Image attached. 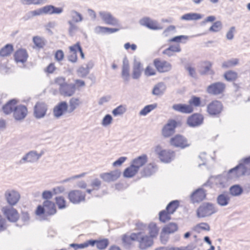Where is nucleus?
Here are the masks:
<instances>
[{
  "instance_id": "1",
  "label": "nucleus",
  "mask_w": 250,
  "mask_h": 250,
  "mask_svg": "<svg viewBox=\"0 0 250 250\" xmlns=\"http://www.w3.org/2000/svg\"><path fill=\"white\" fill-rule=\"evenodd\" d=\"M218 211L215 206L210 202L202 203L196 210V215L198 218L208 217Z\"/></svg>"
},
{
  "instance_id": "2",
  "label": "nucleus",
  "mask_w": 250,
  "mask_h": 250,
  "mask_svg": "<svg viewBox=\"0 0 250 250\" xmlns=\"http://www.w3.org/2000/svg\"><path fill=\"white\" fill-rule=\"evenodd\" d=\"M211 183L208 180L206 183L202 185V187L198 188L193 191L190 195L191 202L193 204L199 203L206 198L207 190L204 189V187L207 186L211 187Z\"/></svg>"
},
{
  "instance_id": "3",
  "label": "nucleus",
  "mask_w": 250,
  "mask_h": 250,
  "mask_svg": "<svg viewBox=\"0 0 250 250\" xmlns=\"http://www.w3.org/2000/svg\"><path fill=\"white\" fill-rule=\"evenodd\" d=\"M223 108L222 103L214 100L210 103L207 106V112L209 115L213 117H219Z\"/></svg>"
},
{
  "instance_id": "4",
  "label": "nucleus",
  "mask_w": 250,
  "mask_h": 250,
  "mask_svg": "<svg viewBox=\"0 0 250 250\" xmlns=\"http://www.w3.org/2000/svg\"><path fill=\"white\" fill-rule=\"evenodd\" d=\"M3 215L10 222L15 223L19 218V214L16 209L11 206H5L1 208Z\"/></svg>"
},
{
  "instance_id": "5",
  "label": "nucleus",
  "mask_w": 250,
  "mask_h": 250,
  "mask_svg": "<svg viewBox=\"0 0 250 250\" xmlns=\"http://www.w3.org/2000/svg\"><path fill=\"white\" fill-rule=\"evenodd\" d=\"M136 237L137 238L136 241L139 243V248L142 250L151 247L153 244V239L142 232L137 233Z\"/></svg>"
},
{
  "instance_id": "6",
  "label": "nucleus",
  "mask_w": 250,
  "mask_h": 250,
  "mask_svg": "<svg viewBox=\"0 0 250 250\" xmlns=\"http://www.w3.org/2000/svg\"><path fill=\"white\" fill-rule=\"evenodd\" d=\"M4 197L8 204L13 207L19 201L21 195L16 190L8 189L4 193Z\"/></svg>"
},
{
  "instance_id": "7",
  "label": "nucleus",
  "mask_w": 250,
  "mask_h": 250,
  "mask_svg": "<svg viewBox=\"0 0 250 250\" xmlns=\"http://www.w3.org/2000/svg\"><path fill=\"white\" fill-rule=\"evenodd\" d=\"M226 88V84L222 82H215L209 85L207 88V92L212 95L222 94Z\"/></svg>"
},
{
  "instance_id": "8",
  "label": "nucleus",
  "mask_w": 250,
  "mask_h": 250,
  "mask_svg": "<svg viewBox=\"0 0 250 250\" xmlns=\"http://www.w3.org/2000/svg\"><path fill=\"white\" fill-rule=\"evenodd\" d=\"M250 168L243 163H240L235 167L229 169V173L234 172L232 178H239L244 175L250 174Z\"/></svg>"
},
{
  "instance_id": "9",
  "label": "nucleus",
  "mask_w": 250,
  "mask_h": 250,
  "mask_svg": "<svg viewBox=\"0 0 250 250\" xmlns=\"http://www.w3.org/2000/svg\"><path fill=\"white\" fill-rule=\"evenodd\" d=\"M99 14L102 21L106 24L112 26L119 25V20L114 17L110 12L100 11Z\"/></svg>"
},
{
  "instance_id": "10",
  "label": "nucleus",
  "mask_w": 250,
  "mask_h": 250,
  "mask_svg": "<svg viewBox=\"0 0 250 250\" xmlns=\"http://www.w3.org/2000/svg\"><path fill=\"white\" fill-rule=\"evenodd\" d=\"M177 126V122L176 120H169L162 128V133L164 137H169L175 132V129Z\"/></svg>"
},
{
  "instance_id": "11",
  "label": "nucleus",
  "mask_w": 250,
  "mask_h": 250,
  "mask_svg": "<svg viewBox=\"0 0 250 250\" xmlns=\"http://www.w3.org/2000/svg\"><path fill=\"white\" fill-rule=\"evenodd\" d=\"M139 23L141 25L146 27L151 30H157L162 29L156 21L153 20L148 17H145L140 19Z\"/></svg>"
},
{
  "instance_id": "12",
  "label": "nucleus",
  "mask_w": 250,
  "mask_h": 250,
  "mask_svg": "<svg viewBox=\"0 0 250 250\" xmlns=\"http://www.w3.org/2000/svg\"><path fill=\"white\" fill-rule=\"evenodd\" d=\"M153 64L160 73L167 72L172 69V65L169 62L166 61H161L159 59H154Z\"/></svg>"
},
{
  "instance_id": "13",
  "label": "nucleus",
  "mask_w": 250,
  "mask_h": 250,
  "mask_svg": "<svg viewBox=\"0 0 250 250\" xmlns=\"http://www.w3.org/2000/svg\"><path fill=\"white\" fill-rule=\"evenodd\" d=\"M68 199L70 201L75 204H79L85 200V194L79 190H74L68 193Z\"/></svg>"
},
{
  "instance_id": "14",
  "label": "nucleus",
  "mask_w": 250,
  "mask_h": 250,
  "mask_svg": "<svg viewBox=\"0 0 250 250\" xmlns=\"http://www.w3.org/2000/svg\"><path fill=\"white\" fill-rule=\"evenodd\" d=\"M47 105L44 103L38 102L34 107V116L38 119L43 118L46 114Z\"/></svg>"
},
{
  "instance_id": "15",
  "label": "nucleus",
  "mask_w": 250,
  "mask_h": 250,
  "mask_svg": "<svg viewBox=\"0 0 250 250\" xmlns=\"http://www.w3.org/2000/svg\"><path fill=\"white\" fill-rule=\"evenodd\" d=\"M204 117L198 113H194L190 116L187 119V123L190 127H195L203 124Z\"/></svg>"
},
{
  "instance_id": "16",
  "label": "nucleus",
  "mask_w": 250,
  "mask_h": 250,
  "mask_svg": "<svg viewBox=\"0 0 250 250\" xmlns=\"http://www.w3.org/2000/svg\"><path fill=\"white\" fill-rule=\"evenodd\" d=\"M170 144L171 145L181 148H185L189 146L188 143L187 139L181 135H177L170 139Z\"/></svg>"
},
{
  "instance_id": "17",
  "label": "nucleus",
  "mask_w": 250,
  "mask_h": 250,
  "mask_svg": "<svg viewBox=\"0 0 250 250\" xmlns=\"http://www.w3.org/2000/svg\"><path fill=\"white\" fill-rule=\"evenodd\" d=\"M121 174V171L117 169L110 172L102 173L100 176L104 181L109 183L117 180L120 177Z\"/></svg>"
},
{
  "instance_id": "18",
  "label": "nucleus",
  "mask_w": 250,
  "mask_h": 250,
  "mask_svg": "<svg viewBox=\"0 0 250 250\" xmlns=\"http://www.w3.org/2000/svg\"><path fill=\"white\" fill-rule=\"evenodd\" d=\"M27 114V109L23 105H17L13 112V116L17 121H21L25 118Z\"/></svg>"
},
{
  "instance_id": "19",
  "label": "nucleus",
  "mask_w": 250,
  "mask_h": 250,
  "mask_svg": "<svg viewBox=\"0 0 250 250\" xmlns=\"http://www.w3.org/2000/svg\"><path fill=\"white\" fill-rule=\"evenodd\" d=\"M60 93L62 95L70 97L74 94L76 91V85L74 83H66L59 88Z\"/></svg>"
},
{
  "instance_id": "20",
  "label": "nucleus",
  "mask_w": 250,
  "mask_h": 250,
  "mask_svg": "<svg viewBox=\"0 0 250 250\" xmlns=\"http://www.w3.org/2000/svg\"><path fill=\"white\" fill-rule=\"evenodd\" d=\"M39 160V156L37 157V152L35 150H31L27 153L19 161L20 164L25 163H34Z\"/></svg>"
},
{
  "instance_id": "21",
  "label": "nucleus",
  "mask_w": 250,
  "mask_h": 250,
  "mask_svg": "<svg viewBox=\"0 0 250 250\" xmlns=\"http://www.w3.org/2000/svg\"><path fill=\"white\" fill-rule=\"evenodd\" d=\"M68 108V105L66 102L63 101L59 103L53 109L54 116L58 118L60 117L65 112H67Z\"/></svg>"
},
{
  "instance_id": "22",
  "label": "nucleus",
  "mask_w": 250,
  "mask_h": 250,
  "mask_svg": "<svg viewBox=\"0 0 250 250\" xmlns=\"http://www.w3.org/2000/svg\"><path fill=\"white\" fill-rule=\"evenodd\" d=\"M46 210V217H43V220L48 219V217L55 214L56 213V208L55 204L49 200H45L43 203Z\"/></svg>"
},
{
  "instance_id": "23",
  "label": "nucleus",
  "mask_w": 250,
  "mask_h": 250,
  "mask_svg": "<svg viewBox=\"0 0 250 250\" xmlns=\"http://www.w3.org/2000/svg\"><path fill=\"white\" fill-rule=\"evenodd\" d=\"M122 78L125 83H127L130 80L129 64L128 60L124 58L121 73Z\"/></svg>"
},
{
  "instance_id": "24",
  "label": "nucleus",
  "mask_w": 250,
  "mask_h": 250,
  "mask_svg": "<svg viewBox=\"0 0 250 250\" xmlns=\"http://www.w3.org/2000/svg\"><path fill=\"white\" fill-rule=\"evenodd\" d=\"M14 57L16 62H21L23 63L27 61L28 54L25 49L21 48L17 50L15 52Z\"/></svg>"
},
{
  "instance_id": "25",
  "label": "nucleus",
  "mask_w": 250,
  "mask_h": 250,
  "mask_svg": "<svg viewBox=\"0 0 250 250\" xmlns=\"http://www.w3.org/2000/svg\"><path fill=\"white\" fill-rule=\"evenodd\" d=\"M143 71V65L141 62L136 59H134L132 77L133 79H139Z\"/></svg>"
},
{
  "instance_id": "26",
  "label": "nucleus",
  "mask_w": 250,
  "mask_h": 250,
  "mask_svg": "<svg viewBox=\"0 0 250 250\" xmlns=\"http://www.w3.org/2000/svg\"><path fill=\"white\" fill-rule=\"evenodd\" d=\"M230 201V197L228 192H223L219 194L216 198L217 204L221 207L228 206Z\"/></svg>"
},
{
  "instance_id": "27",
  "label": "nucleus",
  "mask_w": 250,
  "mask_h": 250,
  "mask_svg": "<svg viewBox=\"0 0 250 250\" xmlns=\"http://www.w3.org/2000/svg\"><path fill=\"white\" fill-rule=\"evenodd\" d=\"M172 108L174 110L183 113H190L193 111V108L190 105L182 104H174Z\"/></svg>"
},
{
  "instance_id": "28",
  "label": "nucleus",
  "mask_w": 250,
  "mask_h": 250,
  "mask_svg": "<svg viewBox=\"0 0 250 250\" xmlns=\"http://www.w3.org/2000/svg\"><path fill=\"white\" fill-rule=\"evenodd\" d=\"M147 156L146 154H143L134 159L131 165L134 166V167L138 171L140 167L145 165L147 162Z\"/></svg>"
},
{
  "instance_id": "29",
  "label": "nucleus",
  "mask_w": 250,
  "mask_h": 250,
  "mask_svg": "<svg viewBox=\"0 0 250 250\" xmlns=\"http://www.w3.org/2000/svg\"><path fill=\"white\" fill-rule=\"evenodd\" d=\"M158 168L155 164L150 163L147 165L141 172L142 176L149 177L156 172Z\"/></svg>"
},
{
  "instance_id": "30",
  "label": "nucleus",
  "mask_w": 250,
  "mask_h": 250,
  "mask_svg": "<svg viewBox=\"0 0 250 250\" xmlns=\"http://www.w3.org/2000/svg\"><path fill=\"white\" fill-rule=\"evenodd\" d=\"M17 101L16 99H12L9 101L2 106L3 112L6 114H9L14 112Z\"/></svg>"
},
{
  "instance_id": "31",
  "label": "nucleus",
  "mask_w": 250,
  "mask_h": 250,
  "mask_svg": "<svg viewBox=\"0 0 250 250\" xmlns=\"http://www.w3.org/2000/svg\"><path fill=\"white\" fill-rule=\"evenodd\" d=\"M166 90V86L165 84L163 83H159L154 86L152 93L155 96L162 95Z\"/></svg>"
},
{
  "instance_id": "32",
  "label": "nucleus",
  "mask_w": 250,
  "mask_h": 250,
  "mask_svg": "<svg viewBox=\"0 0 250 250\" xmlns=\"http://www.w3.org/2000/svg\"><path fill=\"white\" fill-rule=\"evenodd\" d=\"M92 67V65L90 63L86 64V67L81 66L77 70V74L79 77L85 78L86 76L89 73L90 69Z\"/></svg>"
},
{
  "instance_id": "33",
  "label": "nucleus",
  "mask_w": 250,
  "mask_h": 250,
  "mask_svg": "<svg viewBox=\"0 0 250 250\" xmlns=\"http://www.w3.org/2000/svg\"><path fill=\"white\" fill-rule=\"evenodd\" d=\"M205 66L202 67L199 72L201 75H213L214 73L213 70L211 69L212 63L209 61L204 62Z\"/></svg>"
},
{
  "instance_id": "34",
  "label": "nucleus",
  "mask_w": 250,
  "mask_h": 250,
  "mask_svg": "<svg viewBox=\"0 0 250 250\" xmlns=\"http://www.w3.org/2000/svg\"><path fill=\"white\" fill-rule=\"evenodd\" d=\"M136 236L137 233H133L130 236L127 235H124L122 238L124 246L126 248H128L131 244V241H136V239H137Z\"/></svg>"
},
{
  "instance_id": "35",
  "label": "nucleus",
  "mask_w": 250,
  "mask_h": 250,
  "mask_svg": "<svg viewBox=\"0 0 250 250\" xmlns=\"http://www.w3.org/2000/svg\"><path fill=\"white\" fill-rule=\"evenodd\" d=\"M203 16L200 14L196 13H189L183 15L181 17V20L185 21H196L203 18Z\"/></svg>"
},
{
  "instance_id": "36",
  "label": "nucleus",
  "mask_w": 250,
  "mask_h": 250,
  "mask_svg": "<svg viewBox=\"0 0 250 250\" xmlns=\"http://www.w3.org/2000/svg\"><path fill=\"white\" fill-rule=\"evenodd\" d=\"M69 16L71 19L70 21L73 22L78 23L83 21L82 15L75 10H71L69 11Z\"/></svg>"
},
{
  "instance_id": "37",
  "label": "nucleus",
  "mask_w": 250,
  "mask_h": 250,
  "mask_svg": "<svg viewBox=\"0 0 250 250\" xmlns=\"http://www.w3.org/2000/svg\"><path fill=\"white\" fill-rule=\"evenodd\" d=\"M119 30L118 28H110L103 26H97L95 29V31L97 34L100 33H108L111 34L116 32Z\"/></svg>"
},
{
  "instance_id": "38",
  "label": "nucleus",
  "mask_w": 250,
  "mask_h": 250,
  "mask_svg": "<svg viewBox=\"0 0 250 250\" xmlns=\"http://www.w3.org/2000/svg\"><path fill=\"white\" fill-rule=\"evenodd\" d=\"M80 100L78 98H72L69 101V106L67 112L69 113L73 112L80 105Z\"/></svg>"
},
{
  "instance_id": "39",
  "label": "nucleus",
  "mask_w": 250,
  "mask_h": 250,
  "mask_svg": "<svg viewBox=\"0 0 250 250\" xmlns=\"http://www.w3.org/2000/svg\"><path fill=\"white\" fill-rule=\"evenodd\" d=\"M229 191L232 196H238L243 193V189L239 185H234L229 188Z\"/></svg>"
},
{
  "instance_id": "40",
  "label": "nucleus",
  "mask_w": 250,
  "mask_h": 250,
  "mask_svg": "<svg viewBox=\"0 0 250 250\" xmlns=\"http://www.w3.org/2000/svg\"><path fill=\"white\" fill-rule=\"evenodd\" d=\"M138 171V170L134 167V166L131 164L129 167L125 169L123 175L125 178H131L133 177Z\"/></svg>"
},
{
  "instance_id": "41",
  "label": "nucleus",
  "mask_w": 250,
  "mask_h": 250,
  "mask_svg": "<svg viewBox=\"0 0 250 250\" xmlns=\"http://www.w3.org/2000/svg\"><path fill=\"white\" fill-rule=\"evenodd\" d=\"M157 107V104L156 103L148 104L145 106L140 112V116H146L147 114L150 113L151 111L155 109Z\"/></svg>"
},
{
  "instance_id": "42",
  "label": "nucleus",
  "mask_w": 250,
  "mask_h": 250,
  "mask_svg": "<svg viewBox=\"0 0 250 250\" xmlns=\"http://www.w3.org/2000/svg\"><path fill=\"white\" fill-rule=\"evenodd\" d=\"M13 51V46L11 44H7L0 50V56L5 57L10 55Z\"/></svg>"
},
{
  "instance_id": "43",
  "label": "nucleus",
  "mask_w": 250,
  "mask_h": 250,
  "mask_svg": "<svg viewBox=\"0 0 250 250\" xmlns=\"http://www.w3.org/2000/svg\"><path fill=\"white\" fill-rule=\"evenodd\" d=\"M166 152L167 153V154L163 155V157L164 159L166 160H163L162 158H159L162 162L166 163H168L174 159L175 157V152L173 151H171L170 150H166Z\"/></svg>"
},
{
  "instance_id": "44",
  "label": "nucleus",
  "mask_w": 250,
  "mask_h": 250,
  "mask_svg": "<svg viewBox=\"0 0 250 250\" xmlns=\"http://www.w3.org/2000/svg\"><path fill=\"white\" fill-rule=\"evenodd\" d=\"M179 204L178 200L172 201L167 205L166 210L170 214H173L178 208Z\"/></svg>"
},
{
  "instance_id": "45",
  "label": "nucleus",
  "mask_w": 250,
  "mask_h": 250,
  "mask_svg": "<svg viewBox=\"0 0 250 250\" xmlns=\"http://www.w3.org/2000/svg\"><path fill=\"white\" fill-rule=\"evenodd\" d=\"M178 229V226L176 223H170L166 226L163 228L162 230L163 232L167 233V234L172 233L177 231Z\"/></svg>"
},
{
  "instance_id": "46",
  "label": "nucleus",
  "mask_w": 250,
  "mask_h": 250,
  "mask_svg": "<svg viewBox=\"0 0 250 250\" xmlns=\"http://www.w3.org/2000/svg\"><path fill=\"white\" fill-rule=\"evenodd\" d=\"M238 62L239 60L238 59H232L224 62L222 63V67L224 69L230 68L237 65Z\"/></svg>"
},
{
  "instance_id": "47",
  "label": "nucleus",
  "mask_w": 250,
  "mask_h": 250,
  "mask_svg": "<svg viewBox=\"0 0 250 250\" xmlns=\"http://www.w3.org/2000/svg\"><path fill=\"white\" fill-rule=\"evenodd\" d=\"M210 229L209 225L207 223L205 222L199 223L193 228V230L198 233L200 232V230L209 231Z\"/></svg>"
},
{
  "instance_id": "48",
  "label": "nucleus",
  "mask_w": 250,
  "mask_h": 250,
  "mask_svg": "<svg viewBox=\"0 0 250 250\" xmlns=\"http://www.w3.org/2000/svg\"><path fill=\"white\" fill-rule=\"evenodd\" d=\"M149 234L152 239L153 238L156 237L158 233V229L157 227L156 224L154 223H151L149 225Z\"/></svg>"
},
{
  "instance_id": "49",
  "label": "nucleus",
  "mask_w": 250,
  "mask_h": 250,
  "mask_svg": "<svg viewBox=\"0 0 250 250\" xmlns=\"http://www.w3.org/2000/svg\"><path fill=\"white\" fill-rule=\"evenodd\" d=\"M224 76L227 81L230 82L235 80L237 78V73L232 70H229L224 74Z\"/></svg>"
},
{
  "instance_id": "50",
  "label": "nucleus",
  "mask_w": 250,
  "mask_h": 250,
  "mask_svg": "<svg viewBox=\"0 0 250 250\" xmlns=\"http://www.w3.org/2000/svg\"><path fill=\"white\" fill-rule=\"evenodd\" d=\"M170 219V214L166 210H163L159 212V220L161 222L165 223Z\"/></svg>"
},
{
  "instance_id": "51",
  "label": "nucleus",
  "mask_w": 250,
  "mask_h": 250,
  "mask_svg": "<svg viewBox=\"0 0 250 250\" xmlns=\"http://www.w3.org/2000/svg\"><path fill=\"white\" fill-rule=\"evenodd\" d=\"M67 23L69 24L68 29L69 35L70 36H73L75 32L78 31L79 28L75 24V22H73V21H68Z\"/></svg>"
},
{
  "instance_id": "52",
  "label": "nucleus",
  "mask_w": 250,
  "mask_h": 250,
  "mask_svg": "<svg viewBox=\"0 0 250 250\" xmlns=\"http://www.w3.org/2000/svg\"><path fill=\"white\" fill-rule=\"evenodd\" d=\"M108 240L107 239H103L100 240H97L96 245L97 249L102 250L105 249L108 246Z\"/></svg>"
},
{
  "instance_id": "53",
  "label": "nucleus",
  "mask_w": 250,
  "mask_h": 250,
  "mask_svg": "<svg viewBox=\"0 0 250 250\" xmlns=\"http://www.w3.org/2000/svg\"><path fill=\"white\" fill-rule=\"evenodd\" d=\"M126 110L125 105H120L112 110V114L114 116L121 115L125 112Z\"/></svg>"
},
{
  "instance_id": "54",
  "label": "nucleus",
  "mask_w": 250,
  "mask_h": 250,
  "mask_svg": "<svg viewBox=\"0 0 250 250\" xmlns=\"http://www.w3.org/2000/svg\"><path fill=\"white\" fill-rule=\"evenodd\" d=\"M33 41L36 46L39 49L42 48L45 45L44 40L38 36L34 37Z\"/></svg>"
},
{
  "instance_id": "55",
  "label": "nucleus",
  "mask_w": 250,
  "mask_h": 250,
  "mask_svg": "<svg viewBox=\"0 0 250 250\" xmlns=\"http://www.w3.org/2000/svg\"><path fill=\"white\" fill-rule=\"evenodd\" d=\"M46 0H20L21 3L24 5H39L45 3Z\"/></svg>"
},
{
  "instance_id": "56",
  "label": "nucleus",
  "mask_w": 250,
  "mask_h": 250,
  "mask_svg": "<svg viewBox=\"0 0 250 250\" xmlns=\"http://www.w3.org/2000/svg\"><path fill=\"white\" fill-rule=\"evenodd\" d=\"M222 28V22L219 21L214 22L213 24L210 27L208 30L210 32H217L219 31Z\"/></svg>"
},
{
  "instance_id": "57",
  "label": "nucleus",
  "mask_w": 250,
  "mask_h": 250,
  "mask_svg": "<svg viewBox=\"0 0 250 250\" xmlns=\"http://www.w3.org/2000/svg\"><path fill=\"white\" fill-rule=\"evenodd\" d=\"M21 219L23 222L22 225L16 224L17 226L21 227L22 226L28 223L30 220L29 213L27 211H22L21 213Z\"/></svg>"
},
{
  "instance_id": "58",
  "label": "nucleus",
  "mask_w": 250,
  "mask_h": 250,
  "mask_svg": "<svg viewBox=\"0 0 250 250\" xmlns=\"http://www.w3.org/2000/svg\"><path fill=\"white\" fill-rule=\"evenodd\" d=\"M46 210L45 208V207L43 205L42 206L41 205H39L37 208L36 213L38 216H42V220H43V217H46Z\"/></svg>"
},
{
  "instance_id": "59",
  "label": "nucleus",
  "mask_w": 250,
  "mask_h": 250,
  "mask_svg": "<svg viewBox=\"0 0 250 250\" xmlns=\"http://www.w3.org/2000/svg\"><path fill=\"white\" fill-rule=\"evenodd\" d=\"M154 151L158 155L159 158H162L163 160H166L163 157V155L167 154L166 150L162 149V147L160 145H157L155 147Z\"/></svg>"
},
{
  "instance_id": "60",
  "label": "nucleus",
  "mask_w": 250,
  "mask_h": 250,
  "mask_svg": "<svg viewBox=\"0 0 250 250\" xmlns=\"http://www.w3.org/2000/svg\"><path fill=\"white\" fill-rule=\"evenodd\" d=\"M56 202L60 209H62L65 208V201L63 197H56Z\"/></svg>"
},
{
  "instance_id": "61",
  "label": "nucleus",
  "mask_w": 250,
  "mask_h": 250,
  "mask_svg": "<svg viewBox=\"0 0 250 250\" xmlns=\"http://www.w3.org/2000/svg\"><path fill=\"white\" fill-rule=\"evenodd\" d=\"M189 104L194 105L195 106H199L201 104V99L200 97L192 96L189 101Z\"/></svg>"
},
{
  "instance_id": "62",
  "label": "nucleus",
  "mask_w": 250,
  "mask_h": 250,
  "mask_svg": "<svg viewBox=\"0 0 250 250\" xmlns=\"http://www.w3.org/2000/svg\"><path fill=\"white\" fill-rule=\"evenodd\" d=\"M112 117L110 114H106L102 120V124L103 126H106L110 125L112 121Z\"/></svg>"
},
{
  "instance_id": "63",
  "label": "nucleus",
  "mask_w": 250,
  "mask_h": 250,
  "mask_svg": "<svg viewBox=\"0 0 250 250\" xmlns=\"http://www.w3.org/2000/svg\"><path fill=\"white\" fill-rule=\"evenodd\" d=\"M7 229L6 221L5 219L0 214V232L6 230Z\"/></svg>"
},
{
  "instance_id": "64",
  "label": "nucleus",
  "mask_w": 250,
  "mask_h": 250,
  "mask_svg": "<svg viewBox=\"0 0 250 250\" xmlns=\"http://www.w3.org/2000/svg\"><path fill=\"white\" fill-rule=\"evenodd\" d=\"M70 54L67 56L68 60L72 63L76 62L78 60V57L76 52L75 51H70Z\"/></svg>"
}]
</instances>
